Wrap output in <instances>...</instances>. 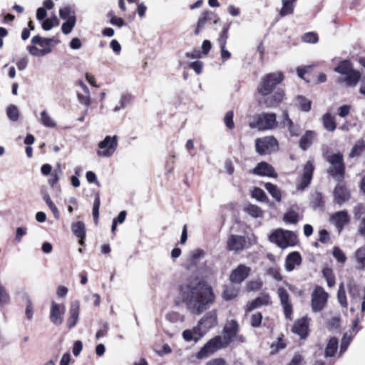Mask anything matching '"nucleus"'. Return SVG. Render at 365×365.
<instances>
[{
	"instance_id": "1",
	"label": "nucleus",
	"mask_w": 365,
	"mask_h": 365,
	"mask_svg": "<svg viewBox=\"0 0 365 365\" xmlns=\"http://www.w3.org/2000/svg\"><path fill=\"white\" fill-rule=\"evenodd\" d=\"M178 296L188 311L200 314L215 300L212 288L195 276H190L178 287Z\"/></svg>"
},
{
	"instance_id": "2",
	"label": "nucleus",
	"mask_w": 365,
	"mask_h": 365,
	"mask_svg": "<svg viewBox=\"0 0 365 365\" xmlns=\"http://www.w3.org/2000/svg\"><path fill=\"white\" fill-rule=\"evenodd\" d=\"M283 75L280 72L272 73L264 76L257 86V91L263 96H267L264 103L267 108H275L285 98L283 90L277 89L273 94L269 96L276 86L283 81Z\"/></svg>"
},
{
	"instance_id": "3",
	"label": "nucleus",
	"mask_w": 365,
	"mask_h": 365,
	"mask_svg": "<svg viewBox=\"0 0 365 365\" xmlns=\"http://www.w3.org/2000/svg\"><path fill=\"white\" fill-rule=\"evenodd\" d=\"M32 46H28L29 53L34 56H44L52 51V47L58 44L59 41L54 38H42L38 35L34 36L31 39Z\"/></svg>"
},
{
	"instance_id": "4",
	"label": "nucleus",
	"mask_w": 365,
	"mask_h": 365,
	"mask_svg": "<svg viewBox=\"0 0 365 365\" xmlns=\"http://www.w3.org/2000/svg\"><path fill=\"white\" fill-rule=\"evenodd\" d=\"M269 240L281 249L294 247L298 242L297 237L294 232L283 229L275 230L269 235Z\"/></svg>"
},
{
	"instance_id": "5",
	"label": "nucleus",
	"mask_w": 365,
	"mask_h": 365,
	"mask_svg": "<svg viewBox=\"0 0 365 365\" xmlns=\"http://www.w3.org/2000/svg\"><path fill=\"white\" fill-rule=\"evenodd\" d=\"M324 158L330 165L327 170L328 173L339 180H342L345 170L343 155L341 153L333 154L326 153Z\"/></svg>"
},
{
	"instance_id": "6",
	"label": "nucleus",
	"mask_w": 365,
	"mask_h": 365,
	"mask_svg": "<svg viewBox=\"0 0 365 365\" xmlns=\"http://www.w3.org/2000/svg\"><path fill=\"white\" fill-rule=\"evenodd\" d=\"M118 145V137L116 135H107L98 143L97 155L99 157L109 158L115 152Z\"/></svg>"
},
{
	"instance_id": "7",
	"label": "nucleus",
	"mask_w": 365,
	"mask_h": 365,
	"mask_svg": "<svg viewBox=\"0 0 365 365\" xmlns=\"http://www.w3.org/2000/svg\"><path fill=\"white\" fill-rule=\"evenodd\" d=\"M328 293L319 286H317L311 295V307L314 312H321L327 305Z\"/></svg>"
},
{
	"instance_id": "8",
	"label": "nucleus",
	"mask_w": 365,
	"mask_h": 365,
	"mask_svg": "<svg viewBox=\"0 0 365 365\" xmlns=\"http://www.w3.org/2000/svg\"><path fill=\"white\" fill-rule=\"evenodd\" d=\"M252 128L259 130H270L277 127V122L274 113H262L257 118V120L250 123Z\"/></svg>"
},
{
	"instance_id": "9",
	"label": "nucleus",
	"mask_w": 365,
	"mask_h": 365,
	"mask_svg": "<svg viewBox=\"0 0 365 365\" xmlns=\"http://www.w3.org/2000/svg\"><path fill=\"white\" fill-rule=\"evenodd\" d=\"M239 330V324L235 320H230L227 322L223 329V336H217L220 340V344L225 348L233 340L234 337L237 336Z\"/></svg>"
},
{
	"instance_id": "10",
	"label": "nucleus",
	"mask_w": 365,
	"mask_h": 365,
	"mask_svg": "<svg viewBox=\"0 0 365 365\" xmlns=\"http://www.w3.org/2000/svg\"><path fill=\"white\" fill-rule=\"evenodd\" d=\"M256 151L260 155H264L277 149L278 143L272 136L257 138L255 141Z\"/></svg>"
},
{
	"instance_id": "11",
	"label": "nucleus",
	"mask_w": 365,
	"mask_h": 365,
	"mask_svg": "<svg viewBox=\"0 0 365 365\" xmlns=\"http://www.w3.org/2000/svg\"><path fill=\"white\" fill-rule=\"evenodd\" d=\"M247 247V241L245 236L238 235H229L226 242V249L234 253H240Z\"/></svg>"
},
{
	"instance_id": "12",
	"label": "nucleus",
	"mask_w": 365,
	"mask_h": 365,
	"mask_svg": "<svg viewBox=\"0 0 365 365\" xmlns=\"http://www.w3.org/2000/svg\"><path fill=\"white\" fill-rule=\"evenodd\" d=\"M220 340L219 337H214L209 340L196 354V358L197 359L207 358L217 350L224 348L220 344Z\"/></svg>"
},
{
	"instance_id": "13",
	"label": "nucleus",
	"mask_w": 365,
	"mask_h": 365,
	"mask_svg": "<svg viewBox=\"0 0 365 365\" xmlns=\"http://www.w3.org/2000/svg\"><path fill=\"white\" fill-rule=\"evenodd\" d=\"M65 306L54 301L51 303L49 319L56 326H60L63 322Z\"/></svg>"
},
{
	"instance_id": "14",
	"label": "nucleus",
	"mask_w": 365,
	"mask_h": 365,
	"mask_svg": "<svg viewBox=\"0 0 365 365\" xmlns=\"http://www.w3.org/2000/svg\"><path fill=\"white\" fill-rule=\"evenodd\" d=\"M250 272V267L240 264L231 272L230 280L232 284L239 285L248 277Z\"/></svg>"
},
{
	"instance_id": "15",
	"label": "nucleus",
	"mask_w": 365,
	"mask_h": 365,
	"mask_svg": "<svg viewBox=\"0 0 365 365\" xmlns=\"http://www.w3.org/2000/svg\"><path fill=\"white\" fill-rule=\"evenodd\" d=\"M277 292L280 300V304L283 307L285 317L290 319L292 314V305L289 300L288 292L284 287H279Z\"/></svg>"
},
{
	"instance_id": "16",
	"label": "nucleus",
	"mask_w": 365,
	"mask_h": 365,
	"mask_svg": "<svg viewBox=\"0 0 365 365\" xmlns=\"http://www.w3.org/2000/svg\"><path fill=\"white\" fill-rule=\"evenodd\" d=\"M313 171V162L312 160H309L307 162L304 167L303 175L302 176L300 182L297 184V188L298 190H304L309 185L312 179Z\"/></svg>"
},
{
	"instance_id": "17",
	"label": "nucleus",
	"mask_w": 365,
	"mask_h": 365,
	"mask_svg": "<svg viewBox=\"0 0 365 365\" xmlns=\"http://www.w3.org/2000/svg\"><path fill=\"white\" fill-rule=\"evenodd\" d=\"M331 221L340 232L344 226L349 223V217L346 211H339L331 215Z\"/></svg>"
},
{
	"instance_id": "18",
	"label": "nucleus",
	"mask_w": 365,
	"mask_h": 365,
	"mask_svg": "<svg viewBox=\"0 0 365 365\" xmlns=\"http://www.w3.org/2000/svg\"><path fill=\"white\" fill-rule=\"evenodd\" d=\"M79 302L77 300L72 302L69 308V317L67 319V326L68 328H73L77 324L79 318Z\"/></svg>"
},
{
	"instance_id": "19",
	"label": "nucleus",
	"mask_w": 365,
	"mask_h": 365,
	"mask_svg": "<svg viewBox=\"0 0 365 365\" xmlns=\"http://www.w3.org/2000/svg\"><path fill=\"white\" fill-rule=\"evenodd\" d=\"M280 124L283 128H287L289 134L292 136H298L300 134L301 130L299 126L294 124L287 112H284L282 113Z\"/></svg>"
},
{
	"instance_id": "20",
	"label": "nucleus",
	"mask_w": 365,
	"mask_h": 365,
	"mask_svg": "<svg viewBox=\"0 0 365 365\" xmlns=\"http://www.w3.org/2000/svg\"><path fill=\"white\" fill-rule=\"evenodd\" d=\"M361 73L359 71L353 70L344 75V77H339L337 79L339 83H345L346 86L354 87L360 81Z\"/></svg>"
},
{
	"instance_id": "21",
	"label": "nucleus",
	"mask_w": 365,
	"mask_h": 365,
	"mask_svg": "<svg viewBox=\"0 0 365 365\" xmlns=\"http://www.w3.org/2000/svg\"><path fill=\"white\" fill-rule=\"evenodd\" d=\"M199 322L207 331L215 327L217 324V310L207 312Z\"/></svg>"
},
{
	"instance_id": "22",
	"label": "nucleus",
	"mask_w": 365,
	"mask_h": 365,
	"mask_svg": "<svg viewBox=\"0 0 365 365\" xmlns=\"http://www.w3.org/2000/svg\"><path fill=\"white\" fill-rule=\"evenodd\" d=\"M253 173L260 176H267L276 178L277 175L275 173L274 168L265 162L259 163L254 169Z\"/></svg>"
},
{
	"instance_id": "23",
	"label": "nucleus",
	"mask_w": 365,
	"mask_h": 365,
	"mask_svg": "<svg viewBox=\"0 0 365 365\" xmlns=\"http://www.w3.org/2000/svg\"><path fill=\"white\" fill-rule=\"evenodd\" d=\"M301 263L302 257L299 253L293 252L287 256L284 267L287 272H292L296 266H299Z\"/></svg>"
},
{
	"instance_id": "24",
	"label": "nucleus",
	"mask_w": 365,
	"mask_h": 365,
	"mask_svg": "<svg viewBox=\"0 0 365 365\" xmlns=\"http://www.w3.org/2000/svg\"><path fill=\"white\" fill-rule=\"evenodd\" d=\"M334 200L339 204L341 205L347 201L350 197L349 192L342 184H338L334 189Z\"/></svg>"
},
{
	"instance_id": "25",
	"label": "nucleus",
	"mask_w": 365,
	"mask_h": 365,
	"mask_svg": "<svg viewBox=\"0 0 365 365\" xmlns=\"http://www.w3.org/2000/svg\"><path fill=\"white\" fill-rule=\"evenodd\" d=\"M308 321L305 318L297 320L292 327V331L301 338H305L308 334Z\"/></svg>"
},
{
	"instance_id": "26",
	"label": "nucleus",
	"mask_w": 365,
	"mask_h": 365,
	"mask_svg": "<svg viewBox=\"0 0 365 365\" xmlns=\"http://www.w3.org/2000/svg\"><path fill=\"white\" fill-rule=\"evenodd\" d=\"M353 259L356 262V268L360 270L365 269V245L356 250L353 255Z\"/></svg>"
},
{
	"instance_id": "27",
	"label": "nucleus",
	"mask_w": 365,
	"mask_h": 365,
	"mask_svg": "<svg viewBox=\"0 0 365 365\" xmlns=\"http://www.w3.org/2000/svg\"><path fill=\"white\" fill-rule=\"evenodd\" d=\"M269 301V297L268 295H264L262 297H257L254 300L247 303L245 309L247 312H251L255 309L268 304Z\"/></svg>"
},
{
	"instance_id": "28",
	"label": "nucleus",
	"mask_w": 365,
	"mask_h": 365,
	"mask_svg": "<svg viewBox=\"0 0 365 365\" xmlns=\"http://www.w3.org/2000/svg\"><path fill=\"white\" fill-rule=\"evenodd\" d=\"M213 16L214 14L210 11H206L203 12L198 19L196 29L194 31L195 34H199L201 30L205 26V25L206 24V23L208 21L212 20L213 19Z\"/></svg>"
},
{
	"instance_id": "29",
	"label": "nucleus",
	"mask_w": 365,
	"mask_h": 365,
	"mask_svg": "<svg viewBox=\"0 0 365 365\" xmlns=\"http://www.w3.org/2000/svg\"><path fill=\"white\" fill-rule=\"evenodd\" d=\"M315 137V133L312 130H307L299 140V147L306 150L313 143Z\"/></svg>"
},
{
	"instance_id": "30",
	"label": "nucleus",
	"mask_w": 365,
	"mask_h": 365,
	"mask_svg": "<svg viewBox=\"0 0 365 365\" xmlns=\"http://www.w3.org/2000/svg\"><path fill=\"white\" fill-rule=\"evenodd\" d=\"M40 120L41 123L46 128H55L57 126L54 119L46 110H43L40 113Z\"/></svg>"
},
{
	"instance_id": "31",
	"label": "nucleus",
	"mask_w": 365,
	"mask_h": 365,
	"mask_svg": "<svg viewBox=\"0 0 365 365\" xmlns=\"http://www.w3.org/2000/svg\"><path fill=\"white\" fill-rule=\"evenodd\" d=\"M353 65L352 63L347 60L341 61L339 65L334 68V71L340 73L342 76H344L351 71H353Z\"/></svg>"
},
{
	"instance_id": "32",
	"label": "nucleus",
	"mask_w": 365,
	"mask_h": 365,
	"mask_svg": "<svg viewBox=\"0 0 365 365\" xmlns=\"http://www.w3.org/2000/svg\"><path fill=\"white\" fill-rule=\"evenodd\" d=\"M322 122L324 128L329 132L334 131L336 128L335 120L329 113H327L322 116Z\"/></svg>"
},
{
	"instance_id": "33",
	"label": "nucleus",
	"mask_w": 365,
	"mask_h": 365,
	"mask_svg": "<svg viewBox=\"0 0 365 365\" xmlns=\"http://www.w3.org/2000/svg\"><path fill=\"white\" fill-rule=\"evenodd\" d=\"M59 16L61 19L65 20L66 21H76L75 11L69 6H65L63 8L60 9L59 10Z\"/></svg>"
},
{
	"instance_id": "34",
	"label": "nucleus",
	"mask_w": 365,
	"mask_h": 365,
	"mask_svg": "<svg viewBox=\"0 0 365 365\" xmlns=\"http://www.w3.org/2000/svg\"><path fill=\"white\" fill-rule=\"evenodd\" d=\"M239 291V287L234 285L226 287L223 292L222 297L227 301L232 300L238 295Z\"/></svg>"
},
{
	"instance_id": "35",
	"label": "nucleus",
	"mask_w": 365,
	"mask_h": 365,
	"mask_svg": "<svg viewBox=\"0 0 365 365\" xmlns=\"http://www.w3.org/2000/svg\"><path fill=\"white\" fill-rule=\"evenodd\" d=\"M264 187L273 198L278 202L281 201L282 192L277 185L271 182H267L264 184Z\"/></svg>"
},
{
	"instance_id": "36",
	"label": "nucleus",
	"mask_w": 365,
	"mask_h": 365,
	"mask_svg": "<svg viewBox=\"0 0 365 365\" xmlns=\"http://www.w3.org/2000/svg\"><path fill=\"white\" fill-rule=\"evenodd\" d=\"M338 349V339L335 337L331 338L325 349V356L327 357L333 356Z\"/></svg>"
},
{
	"instance_id": "37",
	"label": "nucleus",
	"mask_w": 365,
	"mask_h": 365,
	"mask_svg": "<svg viewBox=\"0 0 365 365\" xmlns=\"http://www.w3.org/2000/svg\"><path fill=\"white\" fill-rule=\"evenodd\" d=\"M71 229L74 235L80 238L83 239L86 235L85 225L83 222L79 221L73 223L71 226Z\"/></svg>"
},
{
	"instance_id": "38",
	"label": "nucleus",
	"mask_w": 365,
	"mask_h": 365,
	"mask_svg": "<svg viewBox=\"0 0 365 365\" xmlns=\"http://www.w3.org/2000/svg\"><path fill=\"white\" fill-rule=\"evenodd\" d=\"M296 101H297V105L298 108L301 110L304 111V112H308L310 110L312 102L307 98H305L302 96H299L296 98Z\"/></svg>"
},
{
	"instance_id": "39",
	"label": "nucleus",
	"mask_w": 365,
	"mask_h": 365,
	"mask_svg": "<svg viewBox=\"0 0 365 365\" xmlns=\"http://www.w3.org/2000/svg\"><path fill=\"white\" fill-rule=\"evenodd\" d=\"M132 96L128 94H123L120 96L118 104L113 108L114 112H118L125 108L131 101Z\"/></svg>"
},
{
	"instance_id": "40",
	"label": "nucleus",
	"mask_w": 365,
	"mask_h": 365,
	"mask_svg": "<svg viewBox=\"0 0 365 365\" xmlns=\"http://www.w3.org/2000/svg\"><path fill=\"white\" fill-rule=\"evenodd\" d=\"M6 115L10 120L16 122L19 118V110L17 106L15 105L9 106L6 108Z\"/></svg>"
},
{
	"instance_id": "41",
	"label": "nucleus",
	"mask_w": 365,
	"mask_h": 365,
	"mask_svg": "<svg viewBox=\"0 0 365 365\" xmlns=\"http://www.w3.org/2000/svg\"><path fill=\"white\" fill-rule=\"evenodd\" d=\"M282 1L283 6L279 11V15L285 16L292 14L294 11V3L290 1V0H282Z\"/></svg>"
},
{
	"instance_id": "42",
	"label": "nucleus",
	"mask_w": 365,
	"mask_h": 365,
	"mask_svg": "<svg viewBox=\"0 0 365 365\" xmlns=\"http://www.w3.org/2000/svg\"><path fill=\"white\" fill-rule=\"evenodd\" d=\"M245 211L246 213L255 218L262 217L263 214L262 210L258 206L254 205L246 206Z\"/></svg>"
},
{
	"instance_id": "43",
	"label": "nucleus",
	"mask_w": 365,
	"mask_h": 365,
	"mask_svg": "<svg viewBox=\"0 0 365 365\" xmlns=\"http://www.w3.org/2000/svg\"><path fill=\"white\" fill-rule=\"evenodd\" d=\"M11 297L5 287L0 284V307H4L10 303Z\"/></svg>"
},
{
	"instance_id": "44",
	"label": "nucleus",
	"mask_w": 365,
	"mask_h": 365,
	"mask_svg": "<svg viewBox=\"0 0 365 365\" xmlns=\"http://www.w3.org/2000/svg\"><path fill=\"white\" fill-rule=\"evenodd\" d=\"M365 148V143L364 140H359L353 147L352 150L349 153V156L351 158L356 157L360 155V153Z\"/></svg>"
},
{
	"instance_id": "45",
	"label": "nucleus",
	"mask_w": 365,
	"mask_h": 365,
	"mask_svg": "<svg viewBox=\"0 0 365 365\" xmlns=\"http://www.w3.org/2000/svg\"><path fill=\"white\" fill-rule=\"evenodd\" d=\"M332 254L338 262L341 264L346 262L347 259L346 255L339 247H334L333 248Z\"/></svg>"
},
{
	"instance_id": "46",
	"label": "nucleus",
	"mask_w": 365,
	"mask_h": 365,
	"mask_svg": "<svg viewBox=\"0 0 365 365\" xmlns=\"http://www.w3.org/2000/svg\"><path fill=\"white\" fill-rule=\"evenodd\" d=\"M299 215L294 210H289L286 212L283 217V220L287 223L296 224L298 222Z\"/></svg>"
},
{
	"instance_id": "47",
	"label": "nucleus",
	"mask_w": 365,
	"mask_h": 365,
	"mask_svg": "<svg viewBox=\"0 0 365 365\" xmlns=\"http://www.w3.org/2000/svg\"><path fill=\"white\" fill-rule=\"evenodd\" d=\"M349 294L350 297L351 298V303L354 305L358 304L359 303V290L356 285H351L349 287Z\"/></svg>"
},
{
	"instance_id": "48",
	"label": "nucleus",
	"mask_w": 365,
	"mask_h": 365,
	"mask_svg": "<svg viewBox=\"0 0 365 365\" xmlns=\"http://www.w3.org/2000/svg\"><path fill=\"white\" fill-rule=\"evenodd\" d=\"M337 298L339 304L343 307H347L346 296L344 287L343 284H341L337 293Z\"/></svg>"
},
{
	"instance_id": "49",
	"label": "nucleus",
	"mask_w": 365,
	"mask_h": 365,
	"mask_svg": "<svg viewBox=\"0 0 365 365\" xmlns=\"http://www.w3.org/2000/svg\"><path fill=\"white\" fill-rule=\"evenodd\" d=\"M262 282L260 279H255L248 282L246 284V289L248 292L257 291L262 287Z\"/></svg>"
},
{
	"instance_id": "50",
	"label": "nucleus",
	"mask_w": 365,
	"mask_h": 365,
	"mask_svg": "<svg viewBox=\"0 0 365 365\" xmlns=\"http://www.w3.org/2000/svg\"><path fill=\"white\" fill-rule=\"evenodd\" d=\"M192 330L194 333V335L197 338V340H198V341L200 339H202L207 332L206 331V329H204L203 327L202 326V324H200V322H198L197 325L194 327L192 329Z\"/></svg>"
},
{
	"instance_id": "51",
	"label": "nucleus",
	"mask_w": 365,
	"mask_h": 365,
	"mask_svg": "<svg viewBox=\"0 0 365 365\" xmlns=\"http://www.w3.org/2000/svg\"><path fill=\"white\" fill-rule=\"evenodd\" d=\"M365 215V206L359 204L354 207V217L355 220H359V221Z\"/></svg>"
},
{
	"instance_id": "52",
	"label": "nucleus",
	"mask_w": 365,
	"mask_h": 365,
	"mask_svg": "<svg viewBox=\"0 0 365 365\" xmlns=\"http://www.w3.org/2000/svg\"><path fill=\"white\" fill-rule=\"evenodd\" d=\"M266 273L277 281L282 280V276L280 274L279 269L277 267H269L267 269Z\"/></svg>"
},
{
	"instance_id": "53",
	"label": "nucleus",
	"mask_w": 365,
	"mask_h": 365,
	"mask_svg": "<svg viewBox=\"0 0 365 365\" xmlns=\"http://www.w3.org/2000/svg\"><path fill=\"white\" fill-rule=\"evenodd\" d=\"M252 197L261 202H263L267 199L264 192L259 187L253 189L252 192Z\"/></svg>"
},
{
	"instance_id": "54",
	"label": "nucleus",
	"mask_w": 365,
	"mask_h": 365,
	"mask_svg": "<svg viewBox=\"0 0 365 365\" xmlns=\"http://www.w3.org/2000/svg\"><path fill=\"white\" fill-rule=\"evenodd\" d=\"M285 347L286 344L284 343L282 338L279 337L277 341L271 345V354H276L279 350L284 349Z\"/></svg>"
},
{
	"instance_id": "55",
	"label": "nucleus",
	"mask_w": 365,
	"mask_h": 365,
	"mask_svg": "<svg viewBox=\"0 0 365 365\" xmlns=\"http://www.w3.org/2000/svg\"><path fill=\"white\" fill-rule=\"evenodd\" d=\"M262 314L260 312H256L252 314L250 324L252 327H259L262 323Z\"/></svg>"
},
{
	"instance_id": "56",
	"label": "nucleus",
	"mask_w": 365,
	"mask_h": 365,
	"mask_svg": "<svg viewBox=\"0 0 365 365\" xmlns=\"http://www.w3.org/2000/svg\"><path fill=\"white\" fill-rule=\"evenodd\" d=\"M76 21L73 20L69 21H65L61 26L62 32L66 35L69 34L74 28L76 25Z\"/></svg>"
},
{
	"instance_id": "57",
	"label": "nucleus",
	"mask_w": 365,
	"mask_h": 365,
	"mask_svg": "<svg viewBox=\"0 0 365 365\" xmlns=\"http://www.w3.org/2000/svg\"><path fill=\"white\" fill-rule=\"evenodd\" d=\"M233 112L229 111L227 112L224 118V122L226 126L230 129H233L235 128V123L233 122Z\"/></svg>"
},
{
	"instance_id": "58",
	"label": "nucleus",
	"mask_w": 365,
	"mask_h": 365,
	"mask_svg": "<svg viewBox=\"0 0 365 365\" xmlns=\"http://www.w3.org/2000/svg\"><path fill=\"white\" fill-rule=\"evenodd\" d=\"M302 40L306 43H314L318 41L317 35L313 32H308L302 36Z\"/></svg>"
},
{
	"instance_id": "59",
	"label": "nucleus",
	"mask_w": 365,
	"mask_h": 365,
	"mask_svg": "<svg viewBox=\"0 0 365 365\" xmlns=\"http://www.w3.org/2000/svg\"><path fill=\"white\" fill-rule=\"evenodd\" d=\"M78 100L81 103L86 106V107H88L90 103H91V95L90 93H78Z\"/></svg>"
},
{
	"instance_id": "60",
	"label": "nucleus",
	"mask_w": 365,
	"mask_h": 365,
	"mask_svg": "<svg viewBox=\"0 0 365 365\" xmlns=\"http://www.w3.org/2000/svg\"><path fill=\"white\" fill-rule=\"evenodd\" d=\"M182 336V338L187 341H194L195 342L198 341V340H197V338L194 335V333L192 329H186V330L183 331Z\"/></svg>"
},
{
	"instance_id": "61",
	"label": "nucleus",
	"mask_w": 365,
	"mask_h": 365,
	"mask_svg": "<svg viewBox=\"0 0 365 365\" xmlns=\"http://www.w3.org/2000/svg\"><path fill=\"white\" fill-rule=\"evenodd\" d=\"M166 319L171 322H176L178 321H182V316L178 312H170L166 315Z\"/></svg>"
},
{
	"instance_id": "62",
	"label": "nucleus",
	"mask_w": 365,
	"mask_h": 365,
	"mask_svg": "<svg viewBox=\"0 0 365 365\" xmlns=\"http://www.w3.org/2000/svg\"><path fill=\"white\" fill-rule=\"evenodd\" d=\"M228 34V28H224L218 38L220 47L225 46Z\"/></svg>"
},
{
	"instance_id": "63",
	"label": "nucleus",
	"mask_w": 365,
	"mask_h": 365,
	"mask_svg": "<svg viewBox=\"0 0 365 365\" xmlns=\"http://www.w3.org/2000/svg\"><path fill=\"white\" fill-rule=\"evenodd\" d=\"M351 108V107L349 105H343V106H340L338 109L339 115L341 118L346 117V115H348L349 114Z\"/></svg>"
},
{
	"instance_id": "64",
	"label": "nucleus",
	"mask_w": 365,
	"mask_h": 365,
	"mask_svg": "<svg viewBox=\"0 0 365 365\" xmlns=\"http://www.w3.org/2000/svg\"><path fill=\"white\" fill-rule=\"evenodd\" d=\"M357 232L361 237L365 239V215L359 221Z\"/></svg>"
}]
</instances>
